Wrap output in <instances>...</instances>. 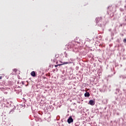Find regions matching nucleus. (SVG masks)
I'll use <instances>...</instances> for the list:
<instances>
[{
  "mask_svg": "<svg viewBox=\"0 0 126 126\" xmlns=\"http://www.w3.org/2000/svg\"><path fill=\"white\" fill-rule=\"evenodd\" d=\"M68 124H71V123H73V119L71 116L69 117L67 120Z\"/></svg>",
  "mask_w": 126,
  "mask_h": 126,
  "instance_id": "f257e3e1",
  "label": "nucleus"
},
{
  "mask_svg": "<svg viewBox=\"0 0 126 126\" xmlns=\"http://www.w3.org/2000/svg\"><path fill=\"white\" fill-rule=\"evenodd\" d=\"M89 104L91 105V106H94L95 105V101H94L93 100H91L89 101Z\"/></svg>",
  "mask_w": 126,
  "mask_h": 126,
  "instance_id": "f03ea898",
  "label": "nucleus"
},
{
  "mask_svg": "<svg viewBox=\"0 0 126 126\" xmlns=\"http://www.w3.org/2000/svg\"><path fill=\"white\" fill-rule=\"evenodd\" d=\"M31 75H32V76H33V77H35L36 76V73L35 72V71H32L31 73Z\"/></svg>",
  "mask_w": 126,
  "mask_h": 126,
  "instance_id": "7ed1b4c3",
  "label": "nucleus"
},
{
  "mask_svg": "<svg viewBox=\"0 0 126 126\" xmlns=\"http://www.w3.org/2000/svg\"><path fill=\"white\" fill-rule=\"evenodd\" d=\"M100 20H101V17H97L95 19V21L96 23H98V22H99L100 21Z\"/></svg>",
  "mask_w": 126,
  "mask_h": 126,
  "instance_id": "20e7f679",
  "label": "nucleus"
},
{
  "mask_svg": "<svg viewBox=\"0 0 126 126\" xmlns=\"http://www.w3.org/2000/svg\"><path fill=\"white\" fill-rule=\"evenodd\" d=\"M90 96V94L89 93L87 92L85 94V97H89Z\"/></svg>",
  "mask_w": 126,
  "mask_h": 126,
  "instance_id": "39448f33",
  "label": "nucleus"
},
{
  "mask_svg": "<svg viewBox=\"0 0 126 126\" xmlns=\"http://www.w3.org/2000/svg\"><path fill=\"white\" fill-rule=\"evenodd\" d=\"M68 63H71L69 62H63V64H62V65H63V64H67Z\"/></svg>",
  "mask_w": 126,
  "mask_h": 126,
  "instance_id": "423d86ee",
  "label": "nucleus"
},
{
  "mask_svg": "<svg viewBox=\"0 0 126 126\" xmlns=\"http://www.w3.org/2000/svg\"><path fill=\"white\" fill-rule=\"evenodd\" d=\"M79 125H80V124H79V122H76L75 124V126H79Z\"/></svg>",
  "mask_w": 126,
  "mask_h": 126,
  "instance_id": "0eeeda50",
  "label": "nucleus"
},
{
  "mask_svg": "<svg viewBox=\"0 0 126 126\" xmlns=\"http://www.w3.org/2000/svg\"><path fill=\"white\" fill-rule=\"evenodd\" d=\"M59 65H62V64H57V65H55V67H57V66H59Z\"/></svg>",
  "mask_w": 126,
  "mask_h": 126,
  "instance_id": "6e6552de",
  "label": "nucleus"
},
{
  "mask_svg": "<svg viewBox=\"0 0 126 126\" xmlns=\"http://www.w3.org/2000/svg\"><path fill=\"white\" fill-rule=\"evenodd\" d=\"M13 113V110H12L10 111L9 114H12Z\"/></svg>",
  "mask_w": 126,
  "mask_h": 126,
  "instance_id": "1a4fd4ad",
  "label": "nucleus"
},
{
  "mask_svg": "<svg viewBox=\"0 0 126 126\" xmlns=\"http://www.w3.org/2000/svg\"><path fill=\"white\" fill-rule=\"evenodd\" d=\"M64 53L65 58H67V54H66V52H64Z\"/></svg>",
  "mask_w": 126,
  "mask_h": 126,
  "instance_id": "9d476101",
  "label": "nucleus"
},
{
  "mask_svg": "<svg viewBox=\"0 0 126 126\" xmlns=\"http://www.w3.org/2000/svg\"><path fill=\"white\" fill-rule=\"evenodd\" d=\"M13 70L14 72H16V71H17L16 69H13Z\"/></svg>",
  "mask_w": 126,
  "mask_h": 126,
  "instance_id": "9b49d317",
  "label": "nucleus"
},
{
  "mask_svg": "<svg viewBox=\"0 0 126 126\" xmlns=\"http://www.w3.org/2000/svg\"><path fill=\"white\" fill-rule=\"evenodd\" d=\"M123 42H124V43H126V38H125V39L123 40Z\"/></svg>",
  "mask_w": 126,
  "mask_h": 126,
  "instance_id": "f8f14e48",
  "label": "nucleus"
},
{
  "mask_svg": "<svg viewBox=\"0 0 126 126\" xmlns=\"http://www.w3.org/2000/svg\"><path fill=\"white\" fill-rule=\"evenodd\" d=\"M120 78H124V76L120 75Z\"/></svg>",
  "mask_w": 126,
  "mask_h": 126,
  "instance_id": "ddd939ff",
  "label": "nucleus"
},
{
  "mask_svg": "<svg viewBox=\"0 0 126 126\" xmlns=\"http://www.w3.org/2000/svg\"><path fill=\"white\" fill-rule=\"evenodd\" d=\"M2 78V76H0V79H1Z\"/></svg>",
  "mask_w": 126,
  "mask_h": 126,
  "instance_id": "4468645a",
  "label": "nucleus"
},
{
  "mask_svg": "<svg viewBox=\"0 0 126 126\" xmlns=\"http://www.w3.org/2000/svg\"><path fill=\"white\" fill-rule=\"evenodd\" d=\"M22 84H24V82H22Z\"/></svg>",
  "mask_w": 126,
  "mask_h": 126,
  "instance_id": "2eb2a0df",
  "label": "nucleus"
}]
</instances>
